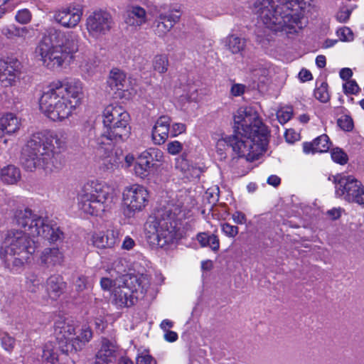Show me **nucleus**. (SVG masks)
I'll return each instance as SVG.
<instances>
[{
	"label": "nucleus",
	"instance_id": "f257e3e1",
	"mask_svg": "<svg viewBox=\"0 0 364 364\" xmlns=\"http://www.w3.org/2000/svg\"><path fill=\"white\" fill-rule=\"evenodd\" d=\"M17 228L9 230L2 242L0 255L15 256L20 264L28 262L36 250L35 239L41 237L50 242L63 237L58 227L47 223L46 220L28 209L19 210L15 214Z\"/></svg>",
	"mask_w": 364,
	"mask_h": 364
},
{
	"label": "nucleus",
	"instance_id": "f03ea898",
	"mask_svg": "<svg viewBox=\"0 0 364 364\" xmlns=\"http://www.w3.org/2000/svg\"><path fill=\"white\" fill-rule=\"evenodd\" d=\"M236 134L230 138V146L238 157L254 161L264 151L268 129L252 107H241L233 115Z\"/></svg>",
	"mask_w": 364,
	"mask_h": 364
},
{
	"label": "nucleus",
	"instance_id": "7ed1b4c3",
	"mask_svg": "<svg viewBox=\"0 0 364 364\" xmlns=\"http://www.w3.org/2000/svg\"><path fill=\"white\" fill-rule=\"evenodd\" d=\"M83 96V86L79 80L58 82L43 94L40 109L50 119L63 121L81 105Z\"/></svg>",
	"mask_w": 364,
	"mask_h": 364
},
{
	"label": "nucleus",
	"instance_id": "20e7f679",
	"mask_svg": "<svg viewBox=\"0 0 364 364\" xmlns=\"http://www.w3.org/2000/svg\"><path fill=\"white\" fill-rule=\"evenodd\" d=\"M79 43L80 37L75 32L50 31L36 48V58L48 69L60 68L73 59L79 50Z\"/></svg>",
	"mask_w": 364,
	"mask_h": 364
},
{
	"label": "nucleus",
	"instance_id": "39448f33",
	"mask_svg": "<svg viewBox=\"0 0 364 364\" xmlns=\"http://www.w3.org/2000/svg\"><path fill=\"white\" fill-rule=\"evenodd\" d=\"M65 145V140L58 135H33L22 149L24 168L28 171L37 168L50 171L54 154Z\"/></svg>",
	"mask_w": 364,
	"mask_h": 364
},
{
	"label": "nucleus",
	"instance_id": "423d86ee",
	"mask_svg": "<svg viewBox=\"0 0 364 364\" xmlns=\"http://www.w3.org/2000/svg\"><path fill=\"white\" fill-rule=\"evenodd\" d=\"M276 2L283 3V0H262L255 4V12L263 24L269 29L278 32L286 31L288 33L298 32L301 26L296 18L289 14L282 15V7L274 6Z\"/></svg>",
	"mask_w": 364,
	"mask_h": 364
},
{
	"label": "nucleus",
	"instance_id": "0eeeda50",
	"mask_svg": "<svg viewBox=\"0 0 364 364\" xmlns=\"http://www.w3.org/2000/svg\"><path fill=\"white\" fill-rule=\"evenodd\" d=\"M150 286L146 275H126L114 281L112 289V301L119 307L131 306L146 294Z\"/></svg>",
	"mask_w": 364,
	"mask_h": 364
},
{
	"label": "nucleus",
	"instance_id": "6e6552de",
	"mask_svg": "<svg viewBox=\"0 0 364 364\" xmlns=\"http://www.w3.org/2000/svg\"><path fill=\"white\" fill-rule=\"evenodd\" d=\"M114 198V191L106 182L92 180L81 196V209L89 215L100 216L111 209Z\"/></svg>",
	"mask_w": 364,
	"mask_h": 364
},
{
	"label": "nucleus",
	"instance_id": "1a4fd4ad",
	"mask_svg": "<svg viewBox=\"0 0 364 364\" xmlns=\"http://www.w3.org/2000/svg\"><path fill=\"white\" fill-rule=\"evenodd\" d=\"M129 114L120 105H107L102 112V122L106 128L105 136L110 140L127 139L130 134Z\"/></svg>",
	"mask_w": 364,
	"mask_h": 364
},
{
	"label": "nucleus",
	"instance_id": "9d476101",
	"mask_svg": "<svg viewBox=\"0 0 364 364\" xmlns=\"http://www.w3.org/2000/svg\"><path fill=\"white\" fill-rule=\"evenodd\" d=\"M75 326L66 321H59L55 325V333L62 351L70 353L80 350L92 337L89 326L83 325L75 331Z\"/></svg>",
	"mask_w": 364,
	"mask_h": 364
},
{
	"label": "nucleus",
	"instance_id": "9b49d317",
	"mask_svg": "<svg viewBox=\"0 0 364 364\" xmlns=\"http://www.w3.org/2000/svg\"><path fill=\"white\" fill-rule=\"evenodd\" d=\"M145 232L148 242L160 247L172 242L177 235L175 222L164 218L149 220L145 225Z\"/></svg>",
	"mask_w": 364,
	"mask_h": 364
},
{
	"label": "nucleus",
	"instance_id": "f8f14e48",
	"mask_svg": "<svg viewBox=\"0 0 364 364\" xmlns=\"http://www.w3.org/2000/svg\"><path fill=\"white\" fill-rule=\"evenodd\" d=\"M149 191L139 184L126 186L122 191V204L124 214L132 218L141 212L149 203Z\"/></svg>",
	"mask_w": 364,
	"mask_h": 364
},
{
	"label": "nucleus",
	"instance_id": "ddd939ff",
	"mask_svg": "<svg viewBox=\"0 0 364 364\" xmlns=\"http://www.w3.org/2000/svg\"><path fill=\"white\" fill-rule=\"evenodd\" d=\"M336 195L350 203L364 205V186L354 178L337 176L335 178Z\"/></svg>",
	"mask_w": 364,
	"mask_h": 364
},
{
	"label": "nucleus",
	"instance_id": "4468645a",
	"mask_svg": "<svg viewBox=\"0 0 364 364\" xmlns=\"http://www.w3.org/2000/svg\"><path fill=\"white\" fill-rule=\"evenodd\" d=\"M86 27L90 36L100 38L110 30L111 16L104 11H95L87 18Z\"/></svg>",
	"mask_w": 364,
	"mask_h": 364
},
{
	"label": "nucleus",
	"instance_id": "2eb2a0df",
	"mask_svg": "<svg viewBox=\"0 0 364 364\" xmlns=\"http://www.w3.org/2000/svg\"><path fill=\"white\" fill-rule=\"evenodd\" d=\"M83 15L82 7L70 4L58 10L54 16L55 21L65 28H75L80 23Z\"/></svg>",
	"mask_w": 364,
	"mask_h": 364
},
{
	"label": "nucleus",
	"instance_id": "dca6fc26",
	"mask_svg": "<svg viewBox=\"0 0 364 364\" xmlns=\"http://www.w3.org/2000/svg\"><path fill=\"white\" fill-rule=\"evenodd\" d=\"M119 235L116 228L96 230L91 234L90 241L97 249H112L118 243Z\"/></svg>",
	"mask_w": 364,
	"mask_h": 364
},
{
	"label": "nucleus",
	"instance_id": "f3484780",
	"mask_svg": "<svg viewBox=\"0 0 364 364\" xmlns=\"http://www.w3.org/2000/svg\"><path fill=\"white\" fill-rule=\"evenodd\" d=\"M107 84L117 97L129 99L131 97V92L129 90V85L126 75L119 70L114 69L111 70Z\"/></svg>",
	"mask_w": 364,
	"mask_h": 364
},
{
	"label": "nucleus",
	"instance_id": "a211bd4d",
	"mask_svg": "<svg viewBox=\"0 0 364 364\" xmlns=\"http://www.w3.org/2000/svg\"><path fill=\"white\" fill-rule=\"evenodd\" d=\"M181 11L178 9H171L159 15L156 21L155 32L159 36H166L181 20Z\"/></svg>",
	"mask_w": 364,
	"mask_h": 364
},
{
	"label": "nucleus",
	"instance_id": "6ab92c4d",
	"mask_svg": "<svg viewBox=\"0 0 364 364\" xmlns=\"http://www.w3.org/2000/svg\"><path fill=\"white\" fill-rule=\"evenodd\" d=\"M124 21L131 30L138 31L147 23V12L139 5L130 6L124 13Z\"/></svg>",
	"mask_w": 364,
	"mask_h": 364
},
{
	"label": "nucleus",
	"instance_id": "aec40b11",
	"mask_svg": "<svg viewBox=\"0 0 364 364\" xmlns=\"http://www.w3.org/2000/svg\"><path fill=\"white\" fill-rule=\"evenodd\" d=\"M21 63L16 60L0 61V82L5 87L12 86L20 75Z\"/></svg>",
	"mask_w": 364,
	"mask_h": 364
},
{
	"label": "nucleus",
	"instance_id": "412c9836",
	"mask_svg": "<svg viewBox=\"0 0 364 364\" xmlns=\"http://www.w3.org/2000/svg\"><path fill=\"white\" fill-rule=\"evenodd\" d=\"M21 126V119L12 113H6L0 117L1 138L16 134Z\"/></svg>",
	"mask_w": 364,
	"mask_h": 364
},
{
	"label": "nucleus",
	"instance_id": "4be33fe9",
	"mask_svg": "<svg viewBox=\"0 0 364 364\" xmlns=\"http://www.w3.org/2000/svg\"><path fill=\"white\" fill-rule=\"evenodd\" d=\"M171 120L166 116L159 117L152 130V139L156 144H162L168 139Z\"/></svg>",
	"mask_w": 364,
	"mask_h": 364
},
{
	"label": "nucleus",
	"instance_id": "5701e85b",
	"mask_svg": "<svg viewBox=\"0 0 364 364\" xmlns=\"http://www.w3.org/2000/svg\"><path fill=\"white\" fill-rule=\"evenodd\" d=\"M331 142L326 134L318 136L312 142H306L303 144V150L306 154L315 152H326L331 147Z\"/></svg>",
	"mask_w": 364,
	"mask_h": 364
},
{
	"label": "nucleus",
	"instance_id": "b1692460",
	"mask_svg": "<svg viewBox=\"0 0 364 364\" xmlns=\"http://www.w3.org/2000/svg\"><path fill=\"white\" fill-rule=\"evenodd\" d=\"M152 166L151 155L148 152H144L137 158L134 166V171L136 176L145 178L149 176Z\"/></svg>",
	"mask_w": 364,
	"mask_h": 364
},
{
	"label": "nucleus",
	"instance_id": "393cba45",
	"mask_svg": "<svg viewBox=\"0 0 364 364\" xmlns=\"http://www.w3.org/2000/svg\"><path fill=\"white\" fill-rule=\"evenodd\" d=\"M176 169L180 174L188 180H192L199 176L200 168L193 166L190 161L184 158L178 159L176 161Z\"/></svg>",
	"mask_w": 364,
	"mask_h": 364
},
{
	"label": "nucleus",
	"instance_id": "a878e982",
	"mask_svg": "<svg viewBox=\"0 0 364 364\" xmlns=\"http://www.w3.org/2000/svg\"><path fill=\"white\" fill-rule=\"evenodd\" d=\"M21 178V171L14 165L9 164L0 169V180L6 185H15Z\"/></svg>",
	"mask_w": 364,
	"mask_h": 364
},
{
	"label": "nucleus",
	"instance_id": "bb28decb",
	"mask_svg": "<svg viewBox=\"0 0 364 364\" xmlns=\"http://www.w3.org/2000/svg\"><path fill=\"white\" fill-rule=\"evenodd\" d=\"M41 262L47 266L53 267L60 264L63 260V255L57 247L45 248L40 256Z\"/></svg>",
	"mask_w": 364,
	"mask_h": 364
},
{
	"label": "nucleus",
	"instance_id": "cd10ccee",
	"mask_svg": "<svg viewBox=\"0 0 364 364\" xmlns=\"http://www.w3.org/2000/svg\"><path fill=\"white\" fill-rule=\"evenodd\" d=\"M64 283L62 279L58 276L50 277L46 284V290L48 296L52 299H56L63 293Z\"/></svg>",
	"mask_w": 364,
	"mask_h": 364
},
{
	"label": "nucleus",
	"instance_id": "c85d7f7f",
	"mask_svg": "<svg viewBox=\"0 0 364 364\" xmlns=\"http://www.w3.org/2000/svg\"><path fill=\"white\" fill-rule=\"evenodd\" d=\"M100 168L105 172L112 173L115 170H120L124 168L122 164L121 154L115 153L114 154L108 155L102 159Z\"/></svg>",
	"mask_w": 364,
	"mask_h": 364
},
{
	"label": "nucleus",
	"instance_id": "c756f323",
	"mask_svg": "<svg viewBox=\"0 0 364 364\" xmlns=\"http://www.w3.org/2000/svg\"><path fill=\"white\" fill-rule=\"evenodd\" d=\"M225 48L232 54H237L245 50V40L236 35L228 36L224 41Z\"/></svg>",
	"mask_w": 364,
	"mask_h": 364
},
{
	"label": "nucleus",
	"instance_id": "7c9ffc66",
	"mask_svg": "<svg viewBox=\"0 0 364 364\" xmlns=\"http://www.w3.org/2000/svg\"><path fill=\"white\" fill-rule=\"evenodd\" d=\"M31 29L27 27H17L14 25L5 26L1 29V33L9 40L16 38L26 39L29 35Z\"/></svg>",
	"mask_w": 364,
	"mask_h": 364
},
{
	"label": "nucleus",
	"instance_id": "2f4dec72",
	"mask_svg": "<svg viewBox=\"0 0 364 364\" xmlns=\"http://www.w3.org/2000/svg\"><path fill=\"white\" fill-rule=\"evenodd\" d=\"M115 351L114 344L106 338H102L101 347L96 354L97 360L109 362L114 356Z\"/></svg>",
	"mask_w": 364,
	"mask_h": 364
},
{
	"label": "nucleus",
	"instance_id": "473e14b6",
	"mask_svg": "<svg viewBox=\"0 0 364 364\" xmlns=\"http://www.w3.org/2000/svg\"><path fill=\"white\" fill-rule=\"evenodd\" d=\"M168 58L165 55H157L152 60L154 70L160 74L165 73L168 70Z\"/></svg>",
	"mask_w": 364,
	"mask_h": 364
},
{
	"label": "nucleus",
	"instance_id": "72a5a7b5",
	"mask_svg": "<svg viewBox=\"0 0 364 364\" xmlns=\"http://www.w3.org/2000/svg\"><path fill=\"white\" fill-rule=\"evenodd\" d=\"M78 68L82 74L92 75L96 70L97 63L92 59L83 58L80 61Z\"/></svg>",
	"mask_w": 364,
	"mask_h": 364
},
{
	"label": "nucleus",
	"instance_id": "f704fd0d",
	"mask_svg": "<svg viewBox=\"0 0 364 364\" xmlns=\"http://www.w3.org/2000/svg\"><path fill=\"white\" fill-rule=\"evenodd\" d=\"M42 358L48 363L54 364L57 360V353L55 350L54 345L51 342L45 344L43 349Z\"/></svg>",
	"mask_w": 364,
	"mask_h": 364
},
{
	"label": "nucleus",
	"instance_id": "c9c22d12",
	"mask_svg": "<svg viewBox=\"0 0 364 364\" xmlns=\"http://www.w3.org/2000/svg\"><path fill=\"white\" fill-rule=\"evenodd\" d=\"M315 97L321 102H326L329 100L330 96L328 92L326 83H322L314 91Z\"/></svg>",
	"mask_w": 364,
	"mask_h": 364
},
{
	"label": "nucleus",
	"instance_id": "e433bc0d",
	"mask_svg": "<svg viewBox=\"0 0 364 364\" xmlns=\"http://www.w3.org/2000/svg\"><path fill=\"white\" fill-rule=\"evenodd\" d=\"M292 113L291 107H282L277 112V119L280 124H285L291 118Z\"/></svg>",
	"mask_w": 364,
	"mask_h": 364
},
{
	"label": "nucleus",
	"instance_id": "4c0bfd02",
	"mask_svg": "<svg viewBox=\"0 0 364 364\" xmlns=\"http://www.w3.org/2000/svg\"><path fill=\"white\" fill-rule=\"evenodd\" d=\"M332 159L338 164H344L347 162V155L339 148L333 149L331 151Z\"/></svg>",
	"mask_w": 364,
	"mask_h": 364
},
{
	"label": "nucleus",
	"instance_id": "58836bf2",
	"mask_svg": "<svg viewBox=\"0 0 364 364\" xmlns=\"http://www.w3.org/2000/svg\"><path fill=\"white\" fill-rule=\"evenodd\" d=\"M222 232L228 237H235L239 232L237 226L232 225L228 223L221 224Z\"/></svg>",
	"mask_w": 364,
	"mask_h": 364
},
{
	"label": "nucleus",
	"instance_id": "ea45409f",
	"mask_svg": "<svg viewBox=\"0 0 364 364\" xmlns=\"http://www.w3.org/2000/svg\"><path fill=\"white\" fill-rule=\"evenodd\" d=\"M16 20L21 24L28 23L31 20V14L26 9L20 10L16 15Z\"/></svg>",
	"mask_w": 364,
	"mask_h": 364
},
{
	"label": "nucleus",
	"instance_id": "a19ab883",
	"mask_svg": "<svg viewBox=\"0 0 364 364\" xmlns=\"http://www.w3.org/2000/svg\"><path fill=\"white\" fill-rule=\"evenodd\" d=\"M338 125L344 131H351L353 128V119L348 116H343L338 119Z\"/></svg>",
	"mask_w": 364,
	"mask_h": 364
},
{
	"label": "nucleus",
	"instance_id": "79ce46f5",
	"mask_svg": "<svg viewBox=\"0 0 364 364\" xmlns=\"http://www.w3.org/2000/svg\"><path fill=\"white\" fill-rule=\"evenodd\" d=\"M346 94L355 95L359 92V87L355 80H348L343 85Z\"/></svg>",
	"mask_w": 364,
	"mask_h": 364
},
{
	"label": "nucleus",
	"instance_id": "37998d69",
	"mask_svg": "<svg viewBox=\"0 0 364 364\" xmlns=\"http://www.w3.org/2000/svg\"><path fill=\"white\" fill-rule=\"evenodd\" d=\"M337 35L342 41H351L353 40V33L348 27H343L338 30Z\"/></svg>",
	"mask_w": 364,
	"mask_h": 364
},
{
	"label": "nucleus",
	"instance_id": "c03bdc74",
	"mask_svg": "<svg viewBox=\"0 0 364 364\" xmlns=\"http://www.w3.org/2000/svg\"><path fill=\"white\" fill-rule=\"evenodd\" d=\"M183 144L178 141H170L166 145V150L171 155H176L181 152Z\"/></svg>",
	"mask_w": 364,
	"mask_h": 364
},
{
	"label": "nucleus",
	"instance_id": "a18cd8bd",
	"mask_svg": "<svg viewBox=\"0 0 364 364\" xmlns=\"http://www.w3.org/2000/svg\"><path fill=\"white\" fill-rule=\"evenodd\" d=\"M1 346L6 351H11L15 346V340L8 334H4L1 338Z\"/></svg>",
	"mask_w": 364,
	"mask_h": 364
},
{
	"label": "nucleus",
	"instance_id": "49530a36",
	"mask_svg": "<svg viewBox=\"0 0 364 364\" xmlns=\"http://www.w3.org/2000/svg\"><path fill=\"white\" fill-rule=\"evenodd\" d=\"M183 97L189 102H198L199 100L198 89L193 86L190 87L189 89L187 90L186 93L183 95Z\"/></svg>",
	"mask_w": 364,
	"mask_h": 364
},
{
	"label": "nucleus",
	"instance_id": "de8ad7c7",
	"mask_svg": "<svg viewBox=\"0 0 364 364\" xmlns=\"http://www.w3.org/2000/svg\"><path fill=\"white\" fill-rule=\"evenodd\" d=\"M136 364H157V362L151 355L142 353L136 358Z\"/></svg>",
	"mask_w": 364,
	"mask_h": 364
},
{
	"label": "nucleus",
	"instance_id": "09e8293b",
	"mask_svg": "<svg viewBox=\"0 0 364 364\" xmlns=\"http://www.w3.org/2000/svg\"><path fill=\"white\" fill-rule=\"evenodd\" d=\"M186 131V125L183 123H174L171 126V132L173 136L185 133Z\"/></svg>",
	"mask_w": 364,
	"mask_h": 364
},
{
	"label": "nucleus",
	"instance_id": "8fccbe9b",
	"mask_svg": "<svg viewBox=\"0 0 364 364\" xmlns=\"http://www.w3.org/2000/svg\"><path fill=\"white\" fill-rule=\"evenodd\" d=\"M229 146L230 138L219 139L216 143V149L218 153L222 156Z\"/></svg>",
	"mask_w": 364,
	"mask_h": 364
},
{
	"label": "nucleus",
	"instance_id": "3c124183",
	"mask_svg": "<svg viewBox=\"0 0 364 364\" xmlns=\"http://www.w3.org/2000/svg\"><path fill=\"white\" fill-rule=\"evenodd\" d=\"M351 14V10L348 8H342L337 13L336 18L341 23L346 22Z\"/></svg>",
	"mask_w": 364,
	"mask_h": 364
},
{
	"label": "nucleus",
	"instance_id": "603ef678",
	"mask_svg": "<svg viewBox=\"0 0 364 364\" xmlns=\"http://www.w3.org/2000/svg\"><path fill=\"white\" fill-rule=\"evenodd\" d=\"M343 209L341 208H333L326 211V215L331 220H336L341 217Z\"/></svg>",
	"mask_w": 364,
	"mask_h": 364
},
{
	"label": "nucleus",
	"instance_id": "864d4df0",
	"mask_svg": "<svg viewBox=\"0 0 364 364\" xmlns=\"http://www.w3.org/2000/svg\"><path fill=\"white\" fill-rule=\"evenodd\" d=\"M213 251L217 252L220 248V240L214 234L210 235L208 246Z\"/></svg>",
	"mask_w": 364,
	"mask_h": 364
},
{
	"label": "nucleus",
	"instance_id": "5fc2aeb1",
	"mask_svg": "<svg viewBox=\"0 0 364 364\" xmlns=\"http://www.w3.org/2000/svg\"><path fill=\"white\" fill-rule=\"evenodd\" d=\"M41 287V282L38 279H31L27 284V288L28 291L32 293H36L38 291Z\"/></svg>",
	"mask_w": 364,
	"mask_h": 364
},
{
	"label": "nucleus",
	"instance_id": "6e6d98bb",
	"mask_svg": "<svg viewBox=\"0 0 364 364\" xmlns=\"http://www.w3.org/2000/svg\"><path fill=\"white\" fill-rule=\"evenodd\" d=\"M246 90V86L242 84H235L231 87V93L233 96L237 97L243 95Z\"/></svg>",
	"mask_w": 364,
	"mask_h": 364
},
{
	"label": "nucleus",
	"instance_id": "4d7b16f0",
	"mask_svg": "<svg viewBox=\"0 0 364 364\" xmlns=\"http://www.w3.org/2000/svg\"><path fill=\"white\" fill-rule=\"evenodd\" d=\"M284 137L288 143H294L299 138V135L293 129H287L284 134Z\"/></svg>",
	"mask_w": 364,
	"mask_h": 364
},
{
	"label": "nucleus",
	"instance_id": "13d9d810",
	"mask_svg": "<svg viewBox=\"0 0 364 364\" xmlns=\"http://www.w3.org/2000/svg\"><path fill=\"white\" fill-rule=\"evenodd\" d=\"M210 235L205 232H200L197 235V240L203 247H208L209 243Z\"/></svg>",
	"mask_w": 364,
	"mask_h": 364
},
{
	"label": "nucleus",
	"instance_id": "bf43d9fd",
	"mask_svg": "<svg viewBox=\"0 0 364 364\" xmlns=\"http://www.w3.org/2000/svg\"><path fill=\"white\" fill-rule=\"evenodd\" d=\"M232 219L237 224L242 225L246 223V216L244 213L237 211L232 215Z\"/></svg>",
	"mask_w": 364,
	"mask_h": 364
},
{
	"label": "nucleus",
	"instance_id": "052dcab7",
	"mask_svg": "<svg viewBox=\"0 0 364 364\" xmlns=\"http://www.w3.org/2000/svg\"><path fill=\"white\" fill-rule=\"evenodd\" d=\"M87 279L83 277H80L75 282V288L77 291H82L87 287Z\"/></svg>",
	"mask_w": 364,
	"mask_h": 364
},
{
	"label": "nucleus",
	"instance_id": "680f3d73",
	"mask_svg": "<svg viewBox=\"0 0 364 364\" xmlns=\"http://www.w3.org/2000/svg\"><path fill=\"white\" fill-rule=\"evenodd\" d=\"M121 157H122V159H123L124 161V163H122V164L124 165L123 168H129L132 165L134 164V162L135 161L134 156L131 154H128L125 156H122L121 154Z\"/></svg>",
	"mask_w": 364,
	"mask_h": 364
},
{
	"label": "nucleus",
	"instance_id": "e2e57ef3",
	"mask_svg": "<svg viewBox=\"0 0 364 364\" xmlns=\"http://www.w3.org/2000/svg\"><path fill=\"white\" fill-rule=\"evenodd\" d=\"M299 77L302 82H306L312 79V75L309 70L301 69L299 73Z\"/></svg>",
	"mask_w": 364,
	"mask_h": 364
},
{
	"label": "nucleus",
	"instance_id": "0e129e2a",
	"mask_svg": "<svg viewBox=\"0 0 364 364\" xmlns=\"http://www.w3.org/2000/svg\"><path fill=\"white\" fill-rule=\"evenodd\" d=\"M339 75L341 78L348 81L350 80V78L352 77L353 72L350 68H346L341 70Z\"/></svg>",
	"mask_w": 364,
	"mask_h": 364
},
{
	"label": "nucleus",
	"instance_id": "69168bd1",
	"mask_svg": "<svg viewBox=\"0 0 364 364\" xmlns=\"http://www.w3.org/2000/svg\"><path fill=\"white\" fill-rule=\"evenodd\" d=\"M164 337L168 342H174L178 339V334L175 331H165Z\"/></svg>",
	"mask_w": 364,
	"mask_h": 364
},
{
	"label": "nucleus",
	"instance_id": "338daca9",
	"mask_svg": "<svg viewBox=\"0 0 364 364\" xmlns=\"http://www.w3.org/2000/svg\"><path fill=\"white\" fill-rule=\"evenodd\" d=\"M134 246V241L129 237H126L123 241L122 247L124 250H129Z\"/></svg>",
	"mask_w": 364,
	"mask_h": 364
},
{
	"label": "nucleus",
	"instance_id": "774afa93",
	"mask_svg": "<svg viewBox=\"0 0 364 364\" xmlns=\"http://www.w3.org/2000/svg\"><path fill=\"white\" fill-rule=\"evenodd\" d=\"M173 326V323L168 319H165L162 321V322L160 324V327L161 329L165 332L167 331H170L169 329L172 328Z\"/></svg>",
	"mask_w": 364,
	"mask_h": 364
}]
</instances>
